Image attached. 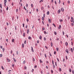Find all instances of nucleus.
I'll use <instances>...</instances> for the list:
<instances>
[{
    "instance_id": "1",
    "label": "nucleus",
    "mask_w": 74,
    "mask_h": 74,
    "mask_svg": "<svg viewBox=\"0 0 74 74\" xmlns=\"http://www.w3.org/2000/svg\"><path fill=\"white\" fill-rule=\"evenodd\" d=\"M12 71L11 70H9L8 71V74H11V72Z\"/></svg>"
},
{
    "instance_id": "2",
    "label": "nucleus",
    "mask_w": 74,
    "mask_h": 74,
    "mask_svg": "<svg viewBox=\"0 0 74 74\" xmlns=\"http://www.w3.org/2000/svg\"><path fill=\"white\" fill-rule=\"evenodd\" d=\"M60 11H61L60 10V9H59V10H58V14H60Z\"/></svg>"
},
{
    "instance_id": "3",
    "label": "nucleus",
    "mask_w": 74,
    "mask_h": 74,
    "mask_svg": "<svg viewBox=\"0 0 74 74\" xmlns=\"http://www.w3.org/2000/svg\"><path fill=\"white\" fill-rule=\"evenodd\" d=\"M61 10L62 11V12H63L64 11V9L63 8H62L61 9Z\"/></svg>"
},
{
    "instance_id": "4",
    "label": "nucleus",
    "mask_w": 74,
    "mask_h": 74,
    "mask_svg": "<svg viewBox=\"0 0 74 74\" xmlns=\"http://www.w3.org/2000/svg\"><path fill=\"white\" fill-rule=\"evenodd\" d=\"M61 25H59V27L58 28V29H61Z\"/></svg>"
},
{
    "instance_id": "5",
    "label": "nucleus",
    "mask_w": 74,
    "mask_h": 74,
    "mask_svg": "<svg viewBox=\"0 0 74 74\" xmlns=\"http://www.w3.org/2000/svg\"><path fill=\"white\" fill-rule=\"evenodd\" d=\"M49 23H51V19L49 18Z\"/></svg>"
},
{
    "instance_id": "6",
    "label": "nucleus",
    "mask_w": 74,
    "mask_h": 74,
    "mask_svg": "<svg viewBox=\"0 0 74 74\" xmlns=\"http://www.w3.org/2000/svg\"><path fill=\"white\" fill-rule=\"evenodd\" d=\"M65 51L66 52H67L68 53H69V51L68 50V49H66V50Z\"/></svg>"
},
{
    "instance_id": "7",
    "label": "nucleus",
    "mask_w": 74,
    "mask_h": 74,
    "mask_svg": "<svg viewBox=\"0 0 74 74\" xmlns=\"http://www.w3.org/2000/svg\"><path fill=\"white\" fill-rule=\"evenodd\" d=\"M39 38L40 39V40H41L42 39V36H41L40 35V36Z\"/></svg>"
},
{
    "instance_id": "8",
    "label": "nucleus",
    "mask_w": 74,
    "mask_h": 74,
    "mask_svg": "<svg viewBox=\"0 0 74 74\" xmlns=\"http://www.w3.org/2000/svg\"><path fill=\"white\" fill-rule=\"evenodd\" d=\"M7 60L8 62H10V61H11V60H10L8 59H7Z\"/></svg>"
},
{
    "instance_id": "9",
    "label": "nucleus",
    "mask_w": 74,
    "mask_h": 74,
    "mask_svg": "<svg viewBox=\"0 0 74 74\" xmlns=\"http://www.w3.org/2000/svg\"><path fill=\"white\" fill-rule=\"evenodd\" d=\"M65 45L66 46H67V45H68V43H67V42H66L65 43Z\"/></svg>"
},
{
    "instance_id": "10",
    "label": "nucleus",
    "mask_w": 74,
    "mask_h": 74,
    "mask_svg": "<svg viewBox=\"0 0 74 74\" xmlns=\"http://www.w3.org/2000/svg\"><path fill=\"white\" fill-rule=\"evenodd\" d=\"M71 22H73V23H74V19L71 20Z\"/></svg>"
},
{
    "instance_id": "11",
    "label": "nucleus",
    "mask_w": 74,
    "mask_h": 74,
    "mask_svg": "<svg viewBox=\"0 0 74 74\" xmlns=\"http://www.w3.org/2000/svg\"><path fill=\"white\" fill-rule=\"evenodd\" d=\"M54 34H55V35H56V34H57V33L56 32H54Z\"/></svg>"
},
{
    "instance_id": "12",
    "label": "nucleus",
    "mask_w": 74,
    "mask_h": 74,
    "mask_svg": "<svg viewBox=\"0 0 74 74\" xmlns=\"http://www.w3.org/2000/svg\"><path fill=\"white\" fill-rule=\"evenodd\" d=\"M71 51L72 52H73V48H71Z\"/></svg>"
},
{
    "instance_id": "13",
    "label": "nucleus",
    "mask_w": 74,
    "mask_h": 74,
    "mask_svg": "<svg viewBox=\"0 0 74 74\" xmlns=\"http://www.w3.org/2000/svg\"><path fill=\"white\" fill-rule=\"evenodd\" d=\"M32 52H34V51L33 50V48L32 47Z\"/></svg>"
},
{
    "instance_id": "14",
    "label": "nucleus",
    "mask_w": 74,
    "mask_h": 74,
    "mask_svg": "<svg viewBox=\"0 0 74 74\" xmlns=\"http://www.w3.org/2000/svg\"><path fill=\"white\" fill-rule=\"evenodd\" d=\"M28 39H29V40H30L31 39H32V38L30 36H29V37H28Z\"/></svg>"
},
{
    "instance_id": "15",
    "label": "nucleus",
    "mask_w": 74,
    "mask_h": 74,
    "mask_svg": "<svg viewBox=\"0 0 74 74\" xmlns=\"http://www.w3.org/2000/svg\"><path fill=\"white\" fill-rule=\"evenodd\" d=\"M27 34H28V33H29V29H27Z\"/></svg>"
},
{
    "instance_id": "16",
    "label": "nucleus",
    "mask_w": 74,
    "mask_h": 74,
    "mask_svg": "<svg viewBox=\"0 0 74 74\" xmlns=\"http://www.w3.org/2000/svg\"><path fill=\"white\" fill-rule=\"evenodd\" d=\"M22 47L23 48H24V44L23 43L22 44Z\"/></svg>"
},
{
    "instance_id": "17",
    "label": "nucleus",
    "mask_w": 74,
    "mask_h": 74,
    "mask_svg": "<svg viewBox=\"0 0 74 74\" xmlns=\"http://www.w3.org/2000/svg\"><path fill=\"white\" fill-rule=\"evenodd\" d=\"M60 22H63V20L62 19H60Z\"/></svg>"
},
{
    "instance_id": "18",
    "label": "nucleus",
    "mask_w": 74,
    "mask_h": 74,
    "mask_svg": "<svg viewBox=\"0 0 74 74\" xmlns=\"http://www.w3.org/2000/svg\"><path fill=\"white\" fill-rule=\"evenodd\" d=\"M1 68L2 70H4V68L3 67V66H1Z\"/></svg>"
},
{
    "instance_id": "19",
    "label": "nucleus",
    "mask_w": 74,
    "mask_h": 74,
    "mask_svg": "<svg viewBox=\"0 0 74 74\" xmlns=\"http://www.w3.org/2000/svg\"><path fill=\"white\" fill-rule=\"evenodd\" d=\"M13 59L14 60V62H16V60L15 59V58H13Z\"/></svg>"
},
{
    "instance_id": "20",
    "label": "nucleus",
    "mask_w": 74,
    "mask_h": 74,
    "mask_svg": "<svg viewBox=\"0 0 74 74\" xmlns=\"http://www.w3.org/2000/svg\"><path fill=\"white\" fill-rule=\"evenodd\" d=\"M24 10H25V11H26V10H27V9H26V8L25 7V6H24Z\"/></svg>"
},
{
    "instance_id": "21",
    "label": "nucleus",
    "mask_w": 74,
    "mask_h": 74,
    "mask_svg": "<svg viewBox=\"0 0 74 74\" xmlns=\"http://www.w3.org/2000/svg\"><path fill=\"white\" fill-rule=\"evenodd\" d=\"M56 49L57 51H59V48L57 47Z\"/></svg>"
},
{
    "instance_id": "22",
    "label": "nucleus",
    "mask_w": 74,
    "mask_h": 74,
    "mask_svg": "<svg viewBox=\"0 0 74 74\" xmlns=\"http://www.w3.org/2000/svg\"><path fill=\"white\" fill-rule=\"evenodd\" d=\"M47 15H49V11L47 12Z\"/></svg>"
},
{
    "instance_id": "23",
    "label": "nucleus",
    "mask_w": 74,
    "mask_h": 74,
    "mask_svg": "<svg viewBox=\"0 0 74 74\" xmlns=\"http://www.w3.org/2000/svg\"><path fill=\"white\" fill-rule=\"evenodd\" d=\"M0 7L1 8H2V5L1 4H0Z\"/></svg>"
},
{
    "instance_id": "24",
    "label": "nucleus",
    "mask_w": 74,
    "mask_h": 74,
    "mask_svg": "<svg viewBox=\"0 0 74 74\" xmlns=\"http://www.w3.org/2000/svg\"><path fill=\"white\" fill-rule=\"evenodd\" d=\"M25 63H26V61L25 60L23 62V64H25Z\"/></svg>"
},
{
    "instance_id": "25",
    "label": "nucleus",
    "mask_w": 74,
    "mask_h": 74,
    "mask_svg": "<svg viewBox=\"0 0 74 74\" xmlns=\"http://www.w3.org/2000/svg\"><path fill=\"white\" fill-rule=\"evenodd\" d=\"M59 71H62V69H61V68H59Z\"/></svg>"
},
{
    "instance_id": "26",
    "label": "nucleus",
    "mask_w": 74,
    "mask_h": 74,
    "mask_svg": "<svg viewBox=\"0 0 74 74\" xmlns=\"http://www.w3.org/2000/svg\"><path fill=\"white\" fill-rule=\"evenodd\" d=\"M4 7H5V6H6V3H4Z\"/></svg>"
},
{
    "instance_id": "27",
    "label": "nucleus",
    "mask_w": 74,
    "mask_h": 74,
    "mask_svg": "<svg viewBox=\"0 0 74 74\" xmlns=\"http://www.w3.org/2000/svg\"><path fill=\"white\" fill-rule=\"evenodd\" d=\"M2 50H3V52H4V51L5 50V49H4V48H3L2 49Z\"/></svg>"
},
{
    "instance_id": "28",
    "label": "nucleus",
    "mask_w": 74,
    "mask_h": 74,
    "mask_svg": "<svg viewBox=\"0 0 74 74\" xmlns=\"http://www.w3.org/2000/svg\"><path fill=\"white\" fill-rule=\"evenodd\" d=\"M53 46V43L52 42L51 43V46L52 47Z\"/></svg>"
},
{
    "instance_id": "29",
    "label": "nucleus",
    "mask_w": 74,
    "mask_h": 74,
    "mask_svg": "<svg viewBox=\"0 0 74 74\" xmlns=\"http://www.w3.org/2000/svg\"><path fill=\"white\" fill-rule=\"evenodd\" d=\"M40 63H42V61H41V60H40Z\"/></svg>"
},
{
    "instance_id": "30",
    "label": "nucleus",
    "mask_w": 74,
    "mask_h": 74,
    "mask_svg": "<svg viewBox=\"0 0 74 74\" xmlns=\"http://www.w3.org/2000/svg\"><path fill=\"white\" fill-rule=\"evenodd\" d=\"M42 21H44V17H42Z\"/></svg>"
},
{
    "instance_id": "31",
    "label": "nucleus",
    "mask_w": 74,
    "mask_h": 74,
    "mask_svg": "<svg viewBox=\"0 0 74 74\" xmlns=\"http://www.w3.org/2000/svg\"><path fill=\"white\" fill-rule=\"evenodd\" d=\"M7 3V0H4V3Z\"/></svg>"
},
{
    "instance_id": "32",
    "label": "nucleus",
    "mask_w": 74,
    "mask_h": 74,
    "mask_svg": "<svg viewBox=\"0 0 74 74\" xmlns=\"http://www.w3.org/2000/svg\"><path fill=\"white\" fill-rule=\"evenodd\" d=\"M53 25H54V27H56V25H55V24H53Z\"/></svg>"
},
{
    "instance_id": "33",
    "label": "nucleus",
    "mask_w": 74,
    "mask_h": 74,
    "mask_svg": "<svg viewBox=\"0 0 74 74\" xmlns=\"http://www.w3.org/2000/svg\"><path fill=\"white\" fill-rule=\"evenodd\" d=\"M26 20H27V22H29V19H28V18H27Z\"/></svg>"
},
{
    "instance_id": "34",
    "label": "nucleus",
    "mask_w": 74,
    "mask_h": 74,
    "mask_svg": "<svg viewBox=\"0 0 74 74\" xmlns=\"http://www.w3.org/2000/svg\"><path fill=\"white\" fill-rule=\"evenodd\" d=\"M41 10H44V7H42L41 8Z\"/></svg>"
},
{
    "instance_id": "35",
    "label": "nucleus",
    "mask_w": 74,
    "mask_h": 74,
    "mask_svg": "<svg viewBox=\"0 0 74 74\" xmlns=\"http://www.w3.org/2000/svg\"><path fill=\"white\" fill-rule=\"evenodd\" d=\"M41 2H43V0H41V1H40V3H41Z\"/></svg>"
},
{
    "instance_id": "36",
    "label": "nucleus",
    "mask_w": 74,
    "mask_h": 74,
    "mask_svg": "<svg viewBox=\"0 0 74 74\" xmlns=\"http://www.w3.org/2000/svg\"><path fill=\"white\" fill-rule=\"evenodd\" d=\"M27 69V67H26V66H25L24 69H25V70H26Z\"/></svg>"
},
{
    "instance_id": "37",
    "label": "nucleus",
    "mask_w": 74,
    "mask_h": 74,
    "mask_svg": "<svg viewBox=\"0 0 74 74\" xmlns=\"http://www.w3.org/2000/svg\"><path fill=\"white\" fill-rule=\"evenodd\" d=\"M23 36L24 37H25V33H24L23 34Z\"/></svg>"
},
{
    "instance_id": "38",
    "label": "nucleus",
    "mask_w": 74,
    "mask_h": 74,
    "mask_svg": "<svg viewBox=\"0 0 74 74\" xmlns=\"http://www.w3.org/2000/svg\"><path fill=\"white\" fill-rule=\"evenodd\" d=\"M68 4H70V1H68Z\"/></svg>"
},
{
    "instance_id": "39",
    "label": "nucleus",
    "mask_w": 74,
    "mask_h": 74,
    "mask_svg": "<svg viewBox=\"0 0 74 74\" xmlns=\"http://www.w3.org/2000/svg\"><path fill=\"white\" fill-rule=\"evenodd\" d=\"M16 54L17 55H18V51H16Z\"/></svg>"
},
{
    "instance_id": "40",
    "label": "nucleus",
    "mask_w": 74,
    "mask_h": 74,
    "mask_svg": "<svg viewBox=\"0 0 74 74\" xmlns=\"http://www.w3.org/2000/svg\"><path fill=\"white\" fill-rule=\"evenodd\" d=\"M71 25H72V26H74V23H71Z\"/></svg>"
},
{
    "instance_id": "41",
    "label": "nucleus",
    "mask_w": 74,
    "mask_h": 74,
    "mask_svg": "<svg viewBox=\"0 0 74 74\" xmlns=\"http://www.w3.org/2000/svg\"><path fill=\"white\" fill-rule=\"evenodd\" d=\"M8 7L7 6V8H6V10L7 11H8Z\"/></svg>"
},
{
    "instance_id": "42",
    "label": "nucleus",
    "mask_w": 74,
    "mask_h": 74,
    "mask_svg": "<svg viewBox=\"0 0 74 74\" xmlns=\"http://www.w3.org/2000/svg\"><path fill=\"white\" fill-rule=\"evenodd\" d=\"M44 41H46V38L45 37L44 38Z\"/></svg>"
},
{
    "instance_id": "43",
    "label": "nucleus",
    "mask_w": 74,
    "mask_h": 74,
    "mask_svg": "<svg viewBox=\"0 0 74 74\" xmlns=\"http://www.w3.org/2000/svg\"><path fill=\"white\" fill-rule=\"evenodd\" d=\"M12 42H14V39H13L12 40Z\"/></svg>"
},
{
    "instance_id": "44",
    "label": "nucleus",
    "mask_w": 74,
    "mask_h": 74,
    "mask_svg": "<svg viewBox=\"0 0 74 74\" xmlns=\"http://www.w3.org/2000/svg\"><path fill=\"white\" fill-rule=\"evenodd\" d=\"M2 56H3V55H2V54H1L0 55V57H2Z\"/></svg>"
},
{
    "instance_id": "45",
    "label": "nucleus",
    "mask_w": 74,
    "mask_h": 74,
    "mask_svg": "<svg viewBox=\"0 0 74 74\" xmlns=\"http://www.w3.org/2000/svg\"><path fill=\"white\" fill-rule=\"evenodd\" d=\"M45 56L46 58H47V55H46V54H45Z\"/></svg>"
},
{
    "instance_id": "46",
    "label": "nucleus",
    "mask_w": 74,
    "mask_h": 74,
    "mask_svg": "<svg viewBox=\"0 0 74 74\" xmlns=\"http://www.w3.org/2000/svg\"><path fill=\"white\" fill-rule=\"evenodd\" d=\"M12 6L14 5V3L13 2L12 3Z\"/></svg>"
},
{
    "instance_id": "47",
    "label": "nucleus",
    "mask_w": 74,
    "mask_h": 74,
    "mask_svg": "<svg viewBox=\"0 0 74 74\" xmlns=\"http://www.w3.org/2000/svg\"><path fill=\"white\" fill-rule=\"evenodd\" d=\"M31 5V7H32V8L33 7V4H32Z\"/></svg>"
},
{
    "instance_id": "48",
    "label": "nucleus",
    "mask_w": 74,
    "mask_h": 74,
    "mask_svg": "<svg viewBox=\"0 0 74 74\" xmlns=\"http://www.w3.org/2000/svg\"><path fill=\"white\" fill-rule=\"evenodd\" d=\"M62 33L63 34V35H64V31L62 32Z\"/></svg>"
},
{
    "instance_id": "49",
    "label": "nucleus",
    "mask_w": 74,
    "mask_h": 74,
    "mask_svg": "<svg viewBox=\"0 0 74 74\" xmlns=\"http://www.w3.org/2000/svg\"><path fill=\"white\" fill-rule=\"evenodd\" d=\"M52 63L53 65H54V64L53 63V60H52Z\"/></svg>"
},
{
    "instance_id": "50",
    "label": "nucleus",
    "mask_w": 74,
    "mask_h": 74,
    "mask_svg": "<svg viewBox=\"0 0 74 74\" xmlns=\"http://www.w3.org/2000/svg\"><path fill=\"white\" fill-rule=\"evenodd\" d=\"M33 61H34V62L35 61V60L34 59V58H33Z\"/></svg>"
},
{
    "instance_id": "51",
    "label": "nucleus",
    "mask_w": 74,
    "mask_h": 74,
    "mask_svg": "<svg viewBox=\"0 0 74 74\" xmlns=\"http://www.w3.org/2000/svg\"><path fill=\"white\" fill-rule=\"evenodd\" d=\"M10 53H12V50H11L10 52Z\"/></svg>"
},
{
    "instance_id": "52",
    "label": "nucleus",
    "mask_w": 74,
    "mask_h": 74,
    "mask_svg": "<svg viewBox=\"0 0 74 74\" xmlns=\"http://www.w3.org/2000/svg\"><path fill=\"white\" fill-rule=\"evenodd\" d=\"M69 71L70 72H71V69H69Z\"/></svg>"
},
{
    "instance_id": "53",
    "label": "nucleus",
    "mask_w": 74,
    "mask_h": 74,
    "mask_svg": "<svg viewBox=\"0 0 74 74\" xmlns=\"http://www.w3.org/2000/svg\"><path fill=\"white\" fill-rule=\"evenodd\" d=\"M26 40H25L24 42V44H26Z\"/></svg>"
},
{
    "instance_id": "54",
    "label": "nucleus",
    "mask_w": 74,
    "mask_h": 74,
    "mask_svg": "<svg viewBox=\"0 0 74 74\" xmlns=\"http://www.w3.org/2000/svg\"><path fill=\"white\" fill-rule=\"evenodd\" d=\"M54 54L55 55V54H56V51H54Z\"/></svg>"
},
{
    "instance_id": "55",
    "label": "nucleus",
    "mask_w": 74,
    "mask_h": 74,
    "mask_svg": "<svg viewBox=\"0 0 74 74\" xmlns=\"http://www.w3.org/2000/svg\"><path fill=\"white\" fill-rule=\"evenodd\" d=\"M23 27H25V24H24V23L23 24Z\"/></svg>"
},
{
    "instance_id": "56",
    "label": "nucleus",
    "mask_w": 74,
    "mask_h": 74,
    "mask_svg": "<svg viewBox=\"0 0 74 74\" xmlns=\"http://www.w3.org/2000/svg\"><path fill=\"white\" fill-rule=\"evenodd\" d=\"M72 73H73V74H74V70H73L72 71Z\"/></svg>"
},
{
    "instance_id": "57",
    "label": "nucleus",
    "mask_w": 74,
    "mask_h": 74,
    "mask_svg": "<svg viewBox=\"0 0 74 74\" xmlns=\"http://www.w3.org/2000/svg\"><path fill=\"white\" fill-rule=\"evenodd\" d=\"M26 7H28V4H26Z\"/></svg>"
},
{
    "instance_id": "58",
    "label": "nucleus",
    "mask_w": 74,
    "mask_h": 74,
    "mask_svg": "<svg viewBox=\"0 0 74 74\" xmlns=\"http://www.w3.org/2000/svg\"><path fill=\"white\" fill-rule=\"evenodd\" d=\"M71 43L72 45V46L73 45V42H71Z\"/></svg>"
},
{
    "instance_id": "59",
    "label": "nucleus",
    "mask_w": 74,
    "mask_h": 74,
    "mask_svg": "<svg viewBox=\"0 0 74 74\" xmlns=\"http://www.w3.org/2000/svg\"><path fill=\"white\" fill-rule=\"evenodd\" d=\"M14 66H15V65L13 64L12 65V67H14Z\"/></svg>"
},
{
    "instance_id": "60",
    "label": "nucleus",
    "mask_w": 74,
    "mask_h": 74,
    "mask_svg": "<svg viewBox=\"0 0 74 74\" xmlns=\"http://www.w3.org/2000/svg\"><path fill=\"white\" fill-rule=\"evenodd\" d=\"M42 30H45V28L44 27H43Z\"/></svg>"
},
{
    "instance_id": "61",
    "label": "nucleus",
    "mask_w": 74,
    "mask_h": 74,
    "mask_svg": "<svg viewBox=\"0 0 74 74\" xmlns=\"http://www.w3.org/2000/svg\"><path fill=\"white\" fill-rule=\"evenodd\" d=\"M36 67H37V65H36L35 66H34L35 69H36Z\"/></svg>"
},
{
    "instance_id": "62",
    "label": "nucleus",
    "mask_w": 74,
    "mask_h": 74,
    "mask_svg": "<svg viewBox=\"0 0 74 74\" xmlns=\"http://www.w3.org/2000/svg\"><path fill=\"white\" fill-rule=\"evenodd\" d=\"M49 55H50V56H52V55L51 54V53H49Z\"/></svg>"
},
{
    "instance_id": "63",
    "label": "nucleus",
    "mask_w": 74,
    "mask_h": 74,
    "mask_svg": "<svg viewBox=\"0 0 74 74\" xmlns=\"http://www.w3.org/2000/svg\"><path fill=\"white\" fill-rule=\"evenodd\" d=\"M66 60H67V56H66Z\"/></svg>"
},
{
    "instance_id": "64",
    "label": "nucleus",
    "mask_w": 74,
    "mask_h": 74,
    "mask_svg": "<svg viewBox=\"0 0 74 74\" xmlns=\"http://www.w3.org/2000/svg\"><path fill=\"white\" fill-rule=\"evenodd\" d=\"M37 43H39V40H37Z\"/></svg>"
}]
</instances>
